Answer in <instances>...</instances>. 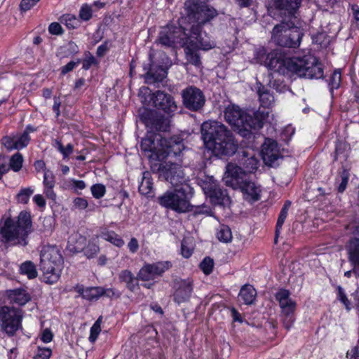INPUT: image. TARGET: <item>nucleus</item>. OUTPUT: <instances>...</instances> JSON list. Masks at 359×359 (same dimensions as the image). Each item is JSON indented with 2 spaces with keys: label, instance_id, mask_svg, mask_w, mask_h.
Segmentation results:
<instances>
[{
  "label": "nucleus",
  "instance_id": "nucleus-1",
  "mask_svg": "<svg viewBox=\"0 0 359 359\" xmlns=\"http://www.w3.org/2000/svg\"><path fill=\"white\" fill-rule=\"evenodd\" d=\"M264 65L280 74L294 73L306 79H320L323 76V69L318 60L313 55L287 57L278 50H273L266 55Z\"/></svg>",
  "mask_w": 359,
  "mask_h": 359
},
{
  "label": "nucleus",
  "instance_id": "nucleus-2",
  "mask_svg": "<svg viewBox=\"0 0 359 359\" xmlns=\"http://www.w3.org/2000/svg\"><path fill=\"white\" fill-rule=\"evenodd\" d=\"M205 147L217 156H232L238 149L233 134L224 124L216 121H205L201 128Z\"/></svg>",
  "mask_w": 359,
  "mask_h": 359
},
{
  "label": "nucleus",
  "instance_id": "nucleus-3",
  "mask_svg": "<svg viewBox=\"0 0 359 359\" xmlns=\"http://www.w3.org/2000/svg\"><path fill=\"white\" fill-rule=\"evenodd\" d=\"M30 213L21 211L16 219L8 217L0 222V241L6 246H26L32 232Z\"/></svg>",
  "mask_w": 359,
  "mask_h": 359
},
{
  "label": "nucleus",
  "instance_id": "nucleus-4",
  "mask_svg": "<svg viewBox=\"0 0 359 359\" xmlns=\"http://www.w3.org/2000/svg\"><path fill=\"white\" fill-rule=\"evenodd\" d=\"M224 117L229 124L236 128L241 136L250 140L254 137L252 130H259L263 127L269 117V112L258 109L251 114L233 104L226 108Z\"/></svg>",
  "mask_w": 359,
  "mask_h": 359
},
{
  "label": "nucleus",
  "instance_id": "nucleus-5",
  "mask_svg": "<svg viewBox=\"0 0 359 359\" xmlns=\"http://www.w3.org/2000/svg\"><path fill=\"white\" fill-rule=\"evenodd\" d=\"M298 22L299 20L282 18L280 22L272 29V41L281 47L298 48L304 36L302 30L297 26Z\"/></svg>",
  "mask_w": 359,
  "mask_h": 359
},
{
  "label": "nucleus",
  "instance_id": "nucleus-6",
  "mask_svg": "<svg viewBox=\"0 0 359 359\" xmlns=\"http://www.w3.org/2000/svg\"><path fill=\"white\" fill-rule=\"evenodd\" d=\"M40 269L43 281L48 284L56 283L60 277L63 259L60 250L53 246L44 248L41 252Z\"/></svg>",
  "mask_w": 359,
  "mask_h": 359
},
{
  "label": "nucleus",
  "instance_id": "nucleus-7",
  "mask_svg": "<svg viewBox=\"0 0 359 359\" xmlns=\"http://www.w3.org/2000/svg\"><path fill=\"white\" fill-rule=\"evenodd\" d=\"M184 13L189 20L194 24L191 26L194 34H198L206 23L217 15V11L212 7L202 3L200 0H187L184 4Z\"/></svg>",
  "mask_w": 359,
  "mask_h": 359
},
{
  "label": "nucleus",
  "instance_id": "nucleus-8",
  "mask_svg": "<svg viewBox=\"0 0 359 359\" xmlns=\"http://www.w3.org/2000/svg\"><path fill=\"white\" fill-rule=\"evenodd\" d=\"M172 191H167L158 198V203L163 207L177 212H186L191 210L190 199L193 196V189L188 184H182Z\"/></svg>",
  "mask_w": 359,
  "mask_h": 359
},
{
  "label": "nucleus",
  "instance_id": "nucleus-9",
  "mask_svg": "<svg viewBox=\"0 0 359 359\" xmlns=\"http://www.w3.org/2000/svg\"><path fill=\"white\" fill-rule=\"evenodd\" d=\"M189 42V34L187 29L180 24H168L162 27L155 43L165 48L175 50L178 47H184Z\"/></svg>",
  "mask_w": 359,
  "mask_h": 359
},
{
  "label": "nucleus",
  "instance_id": "nucleus-10",
  "mask_svg": "<svg viewBox=\"0 0 359 359\" xmlns=\"http://www.w3.org/2000/svg\"><path fill=\"white\" fill-rule=\"evenodd\" d=\"M230 182L234 189L238 188L243 194L245 200L256 201L260 198V189L250 179V175L243 171L241 167L229 168Z\"/></svg>",
  "mask_w": 359,
  "mask_h": 359
},
{
  "label": "nucleus",
  "instance_id": "nucleus-11",
  "mask_svg": "<svg viewBox=\"0 0 359 359\" xmlns=\"http://www.w3.org/2000/svg\"><path fill=\"white\" fill-rule=\"evenodd\" d=\"M22 319L21 309L7 306L0 309V324L8 335H13L21 327Z\"/></svg>",
  "mask_w": 359,
  "mask_h": 359
},
{
  "label": "nucleus",
  "instance_id": "nucleus-12",
  "mask_svg": "<svg viewBox=\"0 0 359 359\" xmlns=\"http://www.w3.org/2000/svg\"><path fill=\"white\" fill-rule=\"evenodd\" d=\"M290 292L287 290H280L276 294V299L279 302L281 309V318L284 327L290 330L294 322V311L296 302L290 297Z\"/></svg>",
  "mask_w": 359,
  "mask_h": 359
},
{
  "label": "nucleus",
  "instance_id": "nucleus-13",
  "mask_svg": "<svg viewBox=\"0 0 359 359\" xmlns=\"http://www.w3.org/2000/svg\"><path fill=\"white\" fill-rule=\"evenodd\" d=\"M159 178L169 182L172 186L185 184L184 174L181 165L178 163L165 162L160 163L157 168Z\"/></svg>",
  "mask_w": 359,
  "mask_h": 359
},
{
  "label": "nucleus",
  "instance_id": "nucleus-14",
  "mask_svg": "<svg viewBox=\"0 0 359 359\" xmlns=\"http://www.w3.org/2000/svg\"><path fill=\"white\" fill-rule=\"evenodd\" d=\"M181 95L184 107L191 111H200L205 103V97L203 91L194 86L182 90Z\"/></svg>",
  "mask_w": 359,
  "mask_h": 359
},
{
  "label": "nucleus",
  "instance_id": "nucleus-15",
  "mask_svg": "<svg viewBox=\"0 0 359 359\" xmlns=\"http://www.w3.org/2000/svg\"><path fill=\"white\" fill-rule=\"evenodd\" d=\"M141 120L151 130L166 132L170 126V119L155 110L145 109L141 114Z\"/></svg>",
  "mask_w": 359,
  "mask_h": 359
},
{
  "label": "nucleus",
  "instance_id": "nucleus-16",
  "mask_svg": "<svg viewBox=\"0 0 359 359\" xmlns=\"http://www.w3.org/2000/svg\"><path fill=\"white\" fill-rule=\"evenodd\" d=\"M170 63L168 57H165L163 60L162 65L156 64L151 60L149 68H147L145 65L144 66V70L147 69V72L144 75L145 83L149 85L157 84V87H158V83L166 78L168 74L167 69Z\"/></svg>",
  "mask_w": 359,
  "mask_h": 359
},
{
  "label": "nucleus",
  "instance_id": "nucleus-17",
  "mask_svg": "<svg viewBox=\"0 0 359 359\" xmlns=\"http://www.w3.org/2000/svg\"><path fill=\"white\" fill-rule=\"evenodd\" d=\"M207 197L212 204L220 206H229L231 199L226 189H222L219 184L214 182L206 184L203 188Z\"/></svg>",
  "mask_w": 359,
  "mask_h": 359
},
{
  "label": "nucleus",
  "instance_id": "nucleus-18",
  "mask_svg": "<svg viewBox=\"0 0 359 359\" xmlns=\"http://www.w3.org/2000/svg\"><path fill=\"white\" fill-rule=\"evenodd\" d=\"M151 100L155 108L164 111L168 115L173 114L177 109L174 97L163 91H156L152 94Z\"/></svg>",
  "mask_w": 359,
  "mask_h": 359
},
{
  "label": "nucleus",
  "instance_id": "nucleus-19",
  "mask_svg": "<svg viewBox=\"0 0 359 359\" xmlns=\"http://www.w3.org/2000/svg\"><path fill=\"white\" fill-rule=\"evenodd\" d=\"M160 135H150L143 138L140 147L145 152L149 153L148 157L155 161H163L165 158L164 152H161L162 147H160Z\"/></svg>",
  "mask_w": 359,
  "mask_h": 359
},
{
  "label": "nucleus",
  "instance_id": "nucleus-20",
  "mask_svg": "<svg viewBox=\"0 0 359 359\" xmlns=\"http://www.w3.org/2000/svg\"><path fill=\"white\" fill-rule=\"evenodd\" d=\"M173 299L178 304L189 300L193 292V280L190 278H176L173 282Z\"/></svg>",
  "mask_w": 359,
  "mask_h": 359
},
{
  "label": "nucleus",
  "instance_id": "nucleus-21",
  "mask_svg": "<svg viewBox=\"0 0 359 359\" xmlns=\"http://www.w3.org/2000/svg\"><path fill=\"white\" fill-rule=\"evenodd\" d=\"M160 147L161 152H164L165 158L167 156H180L184 149L183 140L180 135H174L170 138L161 137Z\"/></svg>",
  "mask_w": 359,
  "mask_h": 359
},
{
  "label": "nucleus",
  "instance_id": "nucleus-22",
  "mask_svg": "<svg viewBox=\"0 0 359 359\" xmlns=\"http://www.w3.org/2000/svg\"><path fill=\"white\" fill-rule=\"evenodd\" d=\"M238 163L239 165H227V173L229 174V168L232 169L233 167H241L243 171L246 172L247 174L255 171L258 168L259 161L255 156L254 151L252 150H242L238 151Z\"/></svg>",
  "mask_w": 359,
  "mask_h": 359
},
{
  "label": "nucleus",
  "instance_id": "nucleus-23",
  "mask_svg": "<svg viewBox=\"0 0 359 359\" xmlns=\"http://www.w3.org/2000/svg\"><path fill=\"white\" fill-rule=\"evenodd\" d=\"M170 266L171 264L169 262L147 264L140 270L137 277L143 281H148L161 276Z\"/></svg>",
  "mask_w": 359,
  "mask_h": 359
},
{
  "label": "nucleus",
  "instance_id": "nucleus-24",
  "mask_svg": "<svg viewBox=\"0 0 359 359\" xmlns=\"http://www.w3.org/2000/svg\"><path fill=\"white\" fill-rule=\"evenodd\" d=\"M302 0H273V6L282 18L298 20L297 12Z\"/></svg>",
  "mask_w": 359,
  "mask_h": 359
},
{
  "label": "nucleus",
  "instance_id": "nucleus-25",
  "mask_svg": "<svg viewBox=\"0 0 359 359\" xmlns=\"http://www.w3.org/2000/svg\"><path fill=\"white\" fill-rule=\"evenodd\" d=\"M261 154L266 165L275 166L276 161L280 157L277 142L272 139H266L262 146Z\"/></svg>",
  "mask_w": 359,
  "mask_h": 359
},
{
  "label": "nucleus",
  "instance_id": "nucleus-26",
  "mask_svg": "<svg viewBox=\"0 0 359 359\" xmlns=\"http://www.w3.org/2000/svg\"><path fill=\"white\" fill-rule=\"evenodd\" d=\"M189 42L191 46L196 49L208 50L215 47L216 43L205 32H202V29L198 32V34H194L192 27H190L189 32Z\"/></svg>",
  "mask_w": 359,
  "mask_h": 359
},
{
  "label": "nucleus",
  "instance_id": "nucleus-27",
  "mask_svg": "<svg viewBox=\"0 0 359 359\" xmlns=\"http://www.w3.org/2000/svg\"><path fill=\"white\" fill-rule=\"evenodd\" d=\"M30 140L29 133L27 131L21 135H11L4 136L1 139V144L8 151L20 149L25 147Z\"/></svg>",
  "mask_w": 359,
  "mask_h": 359
},
{
  "label": "nucleus",
  "instance_id": "nucleus-28",
  "mask_svg": "<svg viewBox=\"0 0 359 359\" xmlns=\"http://www.w3.org/2000/svg\"><path fill=\"white\" fill-rule=\"evenodd\" d=\"M348 260L354 266L353 271L359 276V238H351L346 245Z\"/></svg>",
  "mask_w": 359,
  "mask_h": 359
},
{
  "label": "nucleus",
  "instance_id": "nucleus-29",
  "mask_svg": "<svg viewBox=\"0 0 359 359\" xmlns=\"http://www.w3.org/2000/svg\"><path fill=\"white\" fill-rule=\"evenodd\" d=\"M256 89L261 105L258 109L265 110L269 113V108L274 102L273 95L270 93L267 87L260 82L256 83Z\"/></svg>",
  "mask_w": 359,
  "mask_h": 359
},
{
  "label": "nucleus",
  "instance_id": "nucleus-30",
  "mask_svg": "<svg viewBox=\"0 0 359 359\" xmlns=\"http://www.w3.org/2000/svg\"><path fill=\"white\" fill-rule=\"evenodd\" d=\"M7 294L10 302L19 306H24L31 300L30 294L22 288L8 290Z\"/></svg>",
  "mask_w": 359,
  "mask_h": 359
},
{
  "label": "nucleus",
  "instance_id": "nucleus-31",
  "mask_svg": "<svg viewBox=\"0 0 359 359\" xmlns=\"http://www.w3.org/2000/svg\"><path fill=\"white\" fill-rule=\"evenodd\" d=\"M139 192L144 196H153V182L151 175L149 171L142 173V181L139 185Z\"/></svg>",
  "mask_w": 359,
  "mask_h": 359
},
{
  "label": "nucleus",
  "instance_id": "nucleus-32",
  "mask_svg": "<svg viewBox=\"0 0 359 359\" xmlns=\"http://www.w3.org/2000/svg\"><path fill=\"white\" fill-rule=\"evenodd\" d=\"M350 147L344 142H337L335 148L334 160L339 161L342 165L348 163L347 162L349 156Z\"/></svg>",
  "mask_w": 359,
  "mask_h": 359
},
{
  "label": "nucleus",
  "instance_id": "nucleus-33",
  "mask_svg": "<svg viewBox=\"0 0 359 359\" xmlns=\"http://www.w3.org/2000/svg\"><path fill=\"white\" fill-rule=\"evenodd\" d=\"M118 278L121 282L126 284V287L129 290L133 292L137 288V280L139 278L137 276L135 277L130 271L123 270L121 271Z\"/></svg>",
  "mask_w": 359,
  "mask_h": 359
},
{
  "label": "nucleus",
  "instance_id": "nucleus-34",
  "mask_svg": "<svg viewBox=\"0 0 359 359\" xmlns=\"http://www.w3.org/2000/svg\"><path fill=\"white\" fill-rule=\"evenodd\" d=\"M257 296V292L252 285L246 284L243 285L239 292V297L243 303L248 305L253 304Z\"/></svg>",
  "mask_w": 359,
  "mask_h": 359
},
{
  "label": "nucleus",
  "instance_id": "nucleus-35",
  "mask_svg": "<svg viewBox=\"0 0 359 359\" xmlns=\"http://www.w3.org/2000/svg\"><path fill=\"white\" fill-rule=\"evenodd\" d=\"M21 274L26 275L29 279H34L37 277L38 272L35 264L31 261H26L20 266Z\"/></svg>",
  "mask_w": 359,
  "mask_h": 359
},
{
  "label": "nucleus",
  "instance_id": "nucleus-36",
  "mask_svg": "<svg viewBox=\"0 0 359 359\" xmlns=\"http://www.w3.org/2000/svg\"><path fill=\"white\" fill-rule=\"evenodd\" d=\"M342 171L339 172L340 183L337 187V190L339 193H342L346 189L348 182L349 180V170L351 169L349 163H346L341 165Z\"/></svg>",
  "mask_w": 359,
  "mask_h": 359
},
{
  "label": "nucleus",
  "instance_id": "nucleus-37",
  "mask_svg": "<svg viewBox=\"0 0 359 359\" xmlns=\"http://www.w3.org/2000/svg\"><path fill=\"white\" fill-rule=\"evenodd\" d=\"M196 50V48L191 46L190 44H187L184 46V51L186 53L188 62L195 66H199L201 64V62L200 55L198 54Z\"/></svg>",
  "mask_w": 359,
  "mask_h": 359
},
{
  "label": "nucleus",
  "instance_id": "nucleus-38",
  "mask_svg": "<svg viewBox=\"0 0 359 359\" xmlns=\"http://www.w3.org/2000/svg\"><path fill=\"white\" fill-rule=\"evenodd\" d=\"M100 236L118 248L124 245L123 240L114 231H103Z\"/></svg>",
  "mask_w": 359,
  "mask_h": 359
},
{
  "label": "nucleus",
  "instance_id": "nucleus-39",
  "mask_svg": "<svg viewBox=\"0 0 359 359\" xmlns=\"http://www.w3.org/2000/svg\"><path fill=\"white\" fill-rule=\"evenodd\" d=\"M217 238L223 243L231 242L232 239L231 229L226 225H221L217 230Z\"/></svg>",
  "mask_w": 359,
  "mask_h": 359
},
{
  "label": "nucleus",
  "instance_id": "nucleus-40",
  "mask_svg": "<svg viewBox=\"0 0 359 359\" xmlns=\"http://www.w3.org/2000/svg\"><path fill=\"white\" fill-rule=\"evenodd\" d=\"M102 296V287H95L86 289L83 292V298L88 300L97 299Z\"/></svg>",
  "mask_w": 359,
  "mask_h": 359
},
{
  "label": "nucleus",
  "instance_id": "nucleus-41",
  "mask_svg": "<svg viewBox=\"0 0 359 359\" xmlns=\"http://www.w3.org/2000/svg\"><path fill=\"white\" fill-rule=\"evenodd\" d=\"M23 157L22 155L17 152L13 154L9 161L10 169H12L15 172H18L22 167Z\"/></svg>",
  "mask_w": 359,
  "mask_h": 359
},
{
  "label": "nucleus",
  "instance_id": "nucleus-42",
  "mask_svg": "<svg viewBox=\"0 0 359 359\" xmlns=\"http://www.w3.org/2000/svg\"><path fill=\"white\" fill-rule=\"evenodd\" d=\"M341 72L339 69H336L332 73L328 81V85L330 88V91H332L334 89H337L341 83Z\"/></svg>",
  "mask_w": 359,
  "mask_h": 359
},
{
  "label": "nucleus",
  "instance_id": "nucleus-43",
  "mask_svg": "<svg viewBox=\"0 0 359 359\" xmlns=\"http://www.w3.org/2000/svg\"><path fill=\"white\" fill-rule=\"evenodd\" d=\"M34 193V190L29 187L22 189L16 196V199L18 203L27 204L29 201L30 196Z\"/></svg>",
  "mask_w": 359,
  "mask_h": 359
},
{
  "label": "nucleus",
  "instance_id": "nucleus-44",
  "mask_svg": "<svg viewBox=\"0 0 359 359\" xmlns=\"http://www.w3.org/2000/svg\"><path fill=\"white\" fill-rule=\"evenodd\" d=\"M85 255L88 258H93L100 251L98 245L94 241H89L88 245L83 250Z\"/></svg>",
  "mask_w": 359,
  "mask_h": 359
},
{
  "label": "nucleus",
  "instance_id": "nucleus-45",
  "mask_svg": "<svg viewBox=\"0 0 359 359\" xmlns=\"http://www.w3.org/2000/svg\"><path fill=\"white\" fill-rule=\"evenodd\" d=\"M214 266V261L210 257H206L200 264V269L205 274L209 275L212 273Z\"/></svg>",
  "mask_w": 359,
  "mask_h": 359
},
{
  "label": "nucleus",
  "instance_id": "nucleus-46",
  "mask_svg": "<svg viewBox=\"0 0 359 359\" xmlns=\"http://www.w3.org/2000/svg\"><path fill=\"white\" fill-rule=\"evenodd\" d=\"M55 147L58 151L63 155L64 158L68 157L74 150V146L72 144H68L65 147L62 145V142L59 140L55 141Z\"/></svg>",
  "mask_w": 359,
  "mask_h": 359
},
{
  "label": "nucleus",
  "instance_id": "nucleus-47",
  "mask_svg": "<svg viewBox=\"0 0 359 359\" xmlns=\"http://www.w3.org/2000/svg\"><path fill=\"white\" fill-rule=\"evenodd\" d=\"M287 212H288V211L286 210V208H282L280 215H279V217L278 218L276 227V238H275L276 243H277V239H278L277 237L279 233L280 229L282 228V226L285 222V220L287 215Z\"/></svg>",
  "mask_w": 359,
  "mask_h": 359
},
{
  "label": "nucleus",
  "instance_id": "nucleus-48",
  "mask_svg": "<svg viewBox=\"0 0 359 359\" xmlns=\"http://www.w3.org/2000/svg\"><path fill=\"white\" fill-rule=\"evenodd\" d=\"M92 194L95 198H100L104 196L106 193V187L102 184H93L90 188Z\"/></svg>",
  "mask_w": 359,
  "mask_h": 359
},
{
  "label": "nucleus",
  "instance_id": "nucleus-49",
  "mask_svg": "<svg viewBox=\"0 0 359 359\" xmlns=\"http://www.w3.org/2000/svg\"><path fill=\"white\" fill-rule=\"evenodd\" d=\"M63 20L65 22V25L69 29H74L79 26V20L73 15H67L63 17Z\"/></svg>",
  "mask_w": 359,
  "mask_h": 359
},
{
  "label": "nucleus",
  "instance_id": "nucleus-50",
  "mask_svg": "<svg viewBox=\"0 0 359 359\" xmlns=\"http://www.w3.org/2000/svg\"><path fill=\"white\" fill-rule=\"evenodd\" d=\"M10 170L9 165L8 164V158L4 155H0V180L2 176Z\"/></svg>",
  "mask_w": 359,
  "mask_h": 359
},
{
  "label": "nucleus",
  "instance_id": "nucleus-51",
  "mask_svg": "<svg viewBox=\"0 0 359 359\" xmlns=\"http://www.w3.org/2000/svg\"><path fill=\"white\" fill-rule=\"evenodd\" d=\"M337 291H338V299H339V301L341 302H342L344 304V306H346V309L349 311L351 309L350 302L348 299L343 288L341 286H338Z\"/></svg>",
  "mask_w": 359,
  "mask_h": 359
},
{
  "label": "nucleus",
  "instance_id": "nucleus-52",
  "mask_svg": "<svg viewBox=\"0 0 359 359\" xmlns=\"http://www.w3.org/2000/svg\"><path fill=\"white\" fill-rule=\"evenodd\" d=\"M81 62L80 59H77L76 61H70L66 65L61 67V74L65 75L68 72L72 71L77 65Z\"/></svg>",
  "mask_w": 359,
  "mask_h": 359
},
{
  "label": "nucleus",
  "instance_id": "nucleus-53",
  "mask_svg": "<svg viewBox=\"0 0 359 359\" xmlns=\"http://www.w3.org/2000/svg\"><path fill=\"white\" fill-rule=\"evenodd\" d=\"M40 0H22L20 4V10L23 12L30 10Z\"/></svg>",
  "mask_w": 359,
  "mask_h": 359
},
{
  "label": "nucleus",
  "instance_id": "nucleus-54",
  "mask_svg": "<svg viewBox=\"0 0 359 359\" xmlns=\"http://www.w3.org/2000/svg\"><path fill=\"white\" fill-rule=\"evenodd\" d=\"M80 18L83 20H88L92 17V11L90 7L88 6H83L81 7L79 12Z\"/></svg>",
  "mask_w": 359,
  "mask_h": 359
},
{
  "label": "nucleus",
  "instance_id": "nucleus-55",
  "mask_svg": "<svg viewBox=\"0 0 359 359\" xmlns=\"http://www.w3.org/2000/svg\"><path fill=\"white\" fill-rule=\"evenodd\" d=\"M97 63L95 57L92 55L90 53H88V56L85 58L83 62V69L85 70H88L90 68V67L93 65H96Z\"/></svg>",
  "mask_w": 359,
  "mask_h": 359
},
{
  "label": "nucleus",
  "instance_id": "nucleus-56",
  "mask_svg": "<svg viewBox=\"0 0 359 359\" xmlns=\"http://www.w3.org/2000/svg\"><path fill=\"white\" fill-rule=\"evenodd\" d=\"M100 331H101V327L100 325H98V323H94L93 325L90 328V334L89 337V340L91 342H94L97 339V336L100 334Z\"/></svg>",
  "mask_w": 359,
  "mask_h": 359
},
{
  "label": "nucleus",
  "instance_id": "nucleus-57",
  "mask_svg": "<svg viewBox=\"0 0 359 359\" xmlns=\"http://www.w3.org/2000/svg\"><path fill=\"white\" fill-rule=\"evenodd\" d=\"M52 351L48 348H40L39 347L36 357L41 359H49L51 356Z\"/></svg>",
  "mask_w": 359,
  "mask_h": 359
},
{
  "label": "nucleus",
  "instance_id": "nucleus-58",
  "mask_svg": "<svg viewBox=\"0 0 359 359\" xmlns=\"http://www.w3.org/2000/svg\"><path fill=\"white\" fill-rule=\"evenodd\" d=\"M65 48H66V53H67V56L74 55L79 53V47L73 41H69Z\"/></svg>",
  "mask_w": 359,
  "mask_h": 359
},
{
  "label": "nucleus",
  "instance_id": "nucleus-59",
  "mask_svg": "<svg viewBox=\"0 0 359 359\" xmlns=\"http://www.w3.org/2000/svg\"><path fill=\"white\" fill-rule=\"evenodd\" d=\"M50 34L59 35L62 33V28L58 22H52L48 27Z\"/></svg>",
  "mask_w": 359,
  "mask_h": 359
},
{
  "label": "nucleus",
  "instance_id": "nucleus-60",
  "mask_svg": "<svg viewBox=\"0 0 359 359\" xmlns=\"http://www.w3.org/2000/svg\"><path fill=\"white\" fill-rule=\"evenodd\" d=\"M88 201L83 198H76L74 201V205L79 210H84L88 207Z\"/></svg>",
  "mask_w": 359,
  "mask_h": 359
},
{
  "label": "nucleus",
  "instance_id": "nucleus-61",
  "mask_svg": "<svg viewBox=\"0 0 359 359\" xmlns=\"http://www.w3.org/2000/svg\"><path fill=\"white\" fill-rule=\"evenodd\" d=\"M102 295H105L108 297L118 298L121 296V292L114 288L104 289L102 287Z\"/></svg>",
  "mask_w": 359,
  "mask_h": 359
},
{
  "label": "nucleus",
  "instance_id": "nucleus-62",
  "mask_svg": "<svg viewBox=\"0 0 359 359\" xmlns=\"http://www.w3.org/2000/svg\"><path fill=\"white\" fill-rule=\"evenodd\" d=\"M210 212V209L206 205L197 206L194 212L195 215H208Z\"/></svg>",
  "mask_w": 359,
  "mask_h": 359
},
{
  "label": "nucleus",
  "instance_id": "nucleus-63",
  "mask_svg": "<svg viewBox=\"0 0 359 359\" xmlns=\"http://www.w3.org/2000/svg\"><path fill=\"white\" fill-rule=\"evenodd\" d=\"M128 247L131 252H136L139 248L137 240L135 238H132L128 243Z\"/></svg>",
  "mask_w": 359,
  "mask_h": 359
},
{
  "label": "nucleus",
  "instance_id": "nucleus-64",
  "mask_svg": "<svg viewBox=\"0 0 359 359\" xmlns=\"http://www.w3.org/2000/svg\"><path fill=\"white\" fill-rule=\"evenodd\" d=\"M351 11L353 18L359 26V5L353 4L351 6Z\"/></svg>",
  "mask_w": 359,
  "mask_h": 359
}]
</instances>
